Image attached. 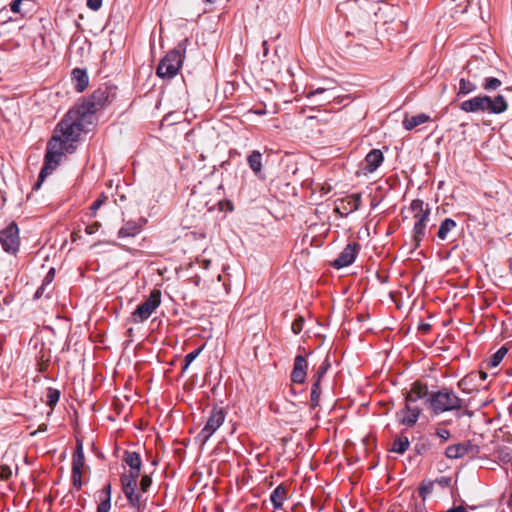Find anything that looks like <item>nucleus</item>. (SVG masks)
<instances>
[{
    "instance_id": "aec40b11",
    "label": "nucleus",
    "mask_w": 512,
    "mask_h": 512,
    "mask_svg": "<svg viewBox=\"0 0 512 512\" xmlns=\"http://www.w3.org/2000/svg\"><path fill=\"white\" fill-rule=\"evenodd\" d=\"M411 210L414 213V219L417 221L418 219H421L422 216L424 219H428L430 214V209L428 205H425L422 200L416 199L413 200L410 206Z\"/></svg>"
},
{
    "instance_id": "de8ad7c7",
    "label": "nucleus",
    "mask_w": 512,
    "mask_h": 512,
    "mask_svg": "<svg viewBox=\"0 0 512 512\" xmlns=\"http://www.w3.org/2000/svg\"><path fill=\"white\" fill-rule=\"evenodd\" d=\"M433 488V483L429 482L427 485H422L420 488V495L425 497L426 494L430 493Z\"/></svg>"
},
{
    "instance_id": "dca6fc26",
    "label": "nucleus",
    "mask_w": 512,
    "mask_h": 512,
    "mask_svg": "<svg viewBox=\"0 0 512 512\" xmlns=\"http://www.w3.org/2000/svg\"><path fill=\"white\" fill-rule=\"evenodd\" d=\"M420 409L406 402L405 410L400 415V422L407 426H413L420 415Z\"/></svg>"
},
{
    "instance_id": "052dcab7",
    "label": "nucleus",
    "mask_w": 512,
    "mask_h": 512,
    "mask_svg": "<svg viewBox=\"0 0 512 512\" xmlns=\"http://www.w3.org/2000/svg\"><path fill=\"white\" fill-rule=\"evenodd\" d=\"M465 383H466V381H465V380H462V381L459 383V385L462 387Z\"/></svg>"
},
{
    "instance_id": "49530a36",
    "label": "nucleus",
    "mask_w": 512,
    "mask_h": 512,
    "mask_svg": "<svg viewBox=\"0 0 512 512\" xmlns=\"http://www.w3.org/2000/svg\"><path fill=\"white\" fill-rule=\"evenodd\" d=\"M436 435L443 441H447L450 437V432L446 429H437Z\"/></svg>"
},
{
    "instance_id": "8fccbe9b",
    "label": "nucleus",
    "mask_w": 512,
    "mask_h": 512,
    "mask_svg": "<svg viewBox=\"0 0 512 512\" xmlns=\"http://www.w3.org/2000/svg\"><path fill=\"white\" fill-rule=\"evenodd\" d=\"M328 366H329L328 364L323 363V364L319 367V369H318V371H317V379H319V381L321 380V377L326 373V371H327V369H328Z\"/></svg>"
},
{
    "instance_id": "9d476101",
    "label": "nucleus",
    "mask_w": 512,
    "mask_h": 512,
    "mask_svg": "<svg viewBox=\"0 0 512 512\" xmlns=\"http://www.w3.org/2000/svg\"><path fill=\"white\" fill-rule=\"evenodd\" d=\"M310 90L307 92L306 97L312 99L317 95H323V98L318 101L319 105L329 103L332 99L336 98L337 95V84L334 80H328L325 86L313 88L310 86Z\"/></svg>"
},
{
    "instance_id": "a18cd8bd",
    "label": "nucleus",
    "mask_w": 512,
    "mask_h": 512,
    "mask_svg": "<svg viewBox=\"0 0 512 512\" xmlns=\"http://www.w3.org/2000/svg\"><path fill=\"white\" fill-rule=\"evenodd\" d=\"M101 5L102 0H87V6L93 11H97Z\"/></svg>"
},
{
    "instance_id": "2eb2a0df",
    "label": "nucleus",
    "mask_w": 512,
    "mask_h": 512,
    "mask_svg": "<svg viewBox=\"0 0 512 512\" xmlns=\"http://www.w3.org/2000/svg\"><path fill=\"white\" fill-rule=\"evenodd\" d=\"M188 210H196L199 213L205 211H211L213 206H209V201L206 199L205 195H202L197 192H193L187 203Z\"/></svg>"
},
{
    "instance_id": "9b49d317",
    "label": "nucleus",
    "mask_w": 512,
    "mask_h": 512,
    "mask_svg": "<svg viewBox=\"0 0 512 512\" xmlns=\"http://www.w3.org/2000/svg\"><path fill=\"white\" fill-rule=\"evenodd\" d=\"M383 160V153L379 149L371 150L361 163L357 174L367 176L368 174L375 172L382 164Z\"/></svg>"
},
{
    "instance_id": "393cba45",
    "label": "nucleus",
    "mask_w": 512,
    "mask_h": 512,
    "mask_svg": "<svg viewBox=\"0 0 512 512\" xmlns=\"http://www.w3.org/2000/svg\"><path fill=\"white\" fill-rule=\"evenodd\" d=\"M427 220L428 219H424L423 217L421 219H418L417 221H415L414 223V228H413V239L414 241L416 242V246L419 245L420 241L423 239L424 237V234H425V228H426V223H427Z\"/></svg>"
},
{
    "instance_id": "58836bf2",
    "label": "nucleus",
    "mask_w": 512,
    "mask_h": 512,
    "mask_svg": "<svg viewBox=\"0 0 512 512\" xmlns=\"http://www.w3.org/2000/svg\"><path fill=\"white\" fill-rule=\"evenodd\" d=\"M54 274H55V270L52 268L50 269V271L47 273L45 279H44V283L42 284V286L36 291V294L35 296L36 297H39L40 295L43 294L44 290H45V286L47 284H49L52 280H53V277H54Z\"/></svg>"
},
{
    "instance_id": "5fc2aeb1",
    "label": "nucleus",
    "mask_w": 512,
    "mask_h": 512,
    "mask_svg": "<svg viewBox=\"0 0 512 512\" xmlns=\"http://www.w3.org/2000/svg\"><path fill=\"white\" fill-rule=\"evenodd\" d=\"M263 50H264V55H267V53H268L267 41H263Z\"/></svg>"
},
{
    "instance_id": "412c9836",
    "label": "nucleus",
    "mask_w": 512,
    "mask_h": 512,
    "mask_svg": "<svg viewBox=\"0 0 512 512\" xmlns=\"http://www.w3.org/2000/svg\"><path fill=\"white\" fill-rule=\"evenodd\" d=\"M429 119L430 117L424 113L413 116H406L403 120V126L406 130H412L415 127L427 122Z\"/></svg>"
},
{
    "instance_id": "1a4fd4ad",
    "label": "nucleus",
    "mask_w": 512,
    "mask_h": 512,
    "mask_svg": "<svg viewBox=\"0 0 512 512\" xmlns=\"http://www.w3.org/2000/svg\"><path fill=\"white\" fill-rule=\"evenodd\" d=\"M225 414L221 408H214L210 412L206 425L201 430L199 438L205 444L217 429L224 423Z\"/></svg>"
},
{
    "instance_id": "c756f323",
    "label": "nucleus",
    "mask_w": 512,
    "mask_h": 512,
    "mask_svg": "<svg viewBox=\"0 0 512 512\" xmlns=\"http://www.w3.org/2000/svg\"><path fill=\"white\" fill-rule=\"evenodd\" d=\"M506 353H507V349L505 347H501L497 352H495L489 358L487 365L489 367H497L500 364V362L503 360Z\"/></svg>"
},
{
    "instance_id": "72a5a7b5",
    "label": "nucleus",
    "mask_w": 512,
    "mask_h": 512,
    "mask_svg": "<svg viewBox=\"0 0 512 512\" xmlns=\"http://www.w3.org/2000/svg\"><path fill=\"white\" fill-rule=\"evenodd\" d=\"M480 64L481 63L478 60L468 62L467 66H466V70L470 77L477 79L482 75L481 73L477 72V70H479Z\"/></svg>"
},
{
    "instance_id": "09e8293b",
    "label": "nucleus",
    "mask_w": 512,
    "mask_h": 512,
    "mask_svg": "<svg viewBox=\"0 0 512 512\" xmlns=\"http://www.w3.org/2000/svg\"><path fill=\"white\" fill-rule=\"evenodd\" d=\"M21 4H22V0H14L11 3V11L14 13H19Z\"/></svg>"
},
{
    "instance_id": "4be33fe9",
    "label": "nucleus",
    "mask_w": 512,
    "mask_h": 512,
    "mask_svg": "<svg viewBox=\"0 0 512 512\" xmlns=\"http://www.w3.org/2000/svg\"><path fill=\"white\" fill-rule=\"evenodd\" d=\"M286 488L283 485L276 487L270 495V500L275 509L282 507L284 500L286 499Z\"/></svg>"
},
{
    "instance_id": "423d86ee",
    "label": "nucleus",
    "mask_w": 512,
    "mask_h": 512,
    "mask_svg": "<svg viewBox=\"0 0 512 512\" xmlns=\"http://www.w3.org/2000/svg\"><path fill=\"white\" fill-rule=\"evenodd\" d=\"M109 102V94L106 89H97L93 92V94L89 97V99L85 100L82 104L77 105L76 107L83 112L84 115L89 114V119L94 121V114L103 109Z\"/></svg>"
},
{
    "instance_id": "b1692460",
    "label": "nucleus",
    "mask_w": 512,
    "mask_h": 512,
    "mask_svg": "<svg viewBox=\"0 0 512 512\" xmlns=\"http://www.w3.org/2000/svg\"><path fill=\"white\" fill-rule=\"evenodd\" d=\"M84 466V453L81 442H77L76 451L73 455L72 471L82 472Z\"/></svg>"
},
{
    "instance_id": "ea45409f",
    "label": "nucleus",
    "mask_w": 512,
    "mask_h": 512,
    "mask_svg": "<svg viewBox=\"0 0 512 512\" xmlns=\"http://www.w3.org/2000/svg\"><path fill=\"white\" fill-rule=\"evenodd\" d=\"M111 509V500L109 497H104L101 499L100 504L98 505L97 512H109Z\"/></svg>"
},
{
    "instance_id": "cd10ccee",
    "label": "nucleus",
    "mask_w": 512,
    "mask_h": 512,
    "mask_svg": "<svg viewBox=\"0 0 512 512\" xmlns=\"http://www.w3.org/2000/svg\"><path fill=\"white\" fill-rule=\"evenodd\" d=\"M456 227V222L453 219L446 218L440 224L437 236L441 240H445L447 238L448 233Z\"/></svg>"
},
{
    "instance_id": "5701e85b",
    "label": "nucleus",
    "mask_w": 512,
    "mask_h": 512,
    "mask_svg": "<svg viewBox=\"0 0 512 512\" xmlns=\"http://www.w3.org/2000/svg\"><path fill=\"white\" fill-rule=\"evenodd\" d=\"M141 230V226L136 222L129 221L124 224V226L119 230L118 236L120 238L125 237H133L137 235Z\"/></svg>"
},
{
    "instance_id": "c9c22d12",
    "label": "nucleus",
    "mask_w": 512,
    "mask_h": 512,
    "mask_svg": "<svg viewBox=\"0 0 512 512\" xmlns=\"http://www.w3.org/2000/svg\"><path fill=\"white\" fill-rule=\"evenodd\" d=\"M108 197L102 193L90 207V217H95L97 210L107 201Z\"/></svg>"
},
{
    "instance_id": "0eeeda50",
    "label": "nucleus",
    "mask_w": 512,
    "mask_h": 512,
    "mask_svg": "<svg viewBox=\"0 0 512 512\" xmlns=\"http://www.w3.org/2000/svg\"><path fill=\"white\" fill-rule=\"evenodd\" d=\"M160 303L161 292L159 290H153L150 296L132 313L133 322L140 323L148 319Z\"/></svg>"
},
{
    "instance_id": "a19ab883",
    "label": "nucleus",
    "mask_w": 512,
    "mask_h": 512,
    "mask_svg": "<svg viewBox=\"0 0 512 512\" xmlns=\"http://www.w3.org/2000/svg\"><path fill=\"white\" fill-rule=\"evenodd\" d=\"M304 318L302 316L297 317L292 323V331L295 334H299L303 329Z\"/></svg>"
},
{
    "instance_id": "4d7b16f0",
    "label": "nucleus",
    "mask_w": 512,
    "mask_h": 512,
    "mask_svg": "<svg viewBox=\"0 0 512 512\" xmlns=\"http://www.w3.org/2000/svg\"><path fill=\"white\" fill-rule=\"evenodd\" d=\"M254 113H256L258 115H262V114H264V111L263 110H255Z\"/></svg>"
},
{
    "instance_id": "a878e982",
    "label": "nucleus",
    "mask_w": 512,
    "mask_h": 512,
    "mask_svg": "<svg viewBox=\"0 0 512 512\" xmlns=\"http://www.w3.org/2000/svg\"><path fill=\"white\" fill-rule=\"evenodd\" d=\"M476 89H477V86L475 83H473L472 81H470L468 79L460 78L459 86H458V90H457V96L458 97L465 96L469 93L476 91Z\"/></svg>"
},
{
    "instance_id": "20e7f679",
    "label": "nucleus",
    "mask_w": 512,
    "mask_h": 512,
    "mask_svg": "<svg viewBox=\"0 0 512 512\" xmlns=\"http://www.w3.org/2000/svg\"><path fill=\"white\" fill-rule=\"evenodd\" d=\"M187 43L188 39H184L175 49L164 56L156 69V75L158 77L162 79H172L177 75L183 63Z\"/></svg>"
},
{
    "instance_id": "f704fd0d",
    "label": "nucleus",
    "mask_w": 512,
    "mask_h": 512,
    "mask_svg": "<svg viewBox=\"0 0 512 512\" xmlns=\"http://www.w3.org/2000/svg\"><path fill=\"white\" fill-rule=\"evenodd\" d=\"M431 443L428 438L420 437L415 445V450L418 454H423L430 449Z\"/></svg>"
},
{
    "instance_id": "6e6d98bb",
    "label": "nucleus",
    "mask_w": 512,
    "mask_h": 512,
    "mask_svg": "<svg viewBox=\"0 0 512 512\" xmlns=\"http://www.w3.org/2000/svg\"><path fill=\"white\" fill-rule=\"evenodd\" d=\"M480 377L482 380H485L487 377V374L485 372H480Z\"/></svg>"
},
{
    "instance_id": "4468645a",
    "label": "nucleus",
    "mask_w": 512,
    "mask_h": 512,
    "mask_svg": "<svg viewBox=\"0 0 512 512\" xmlns=\"http://www.w3.org/2000/svg\"><path fill=\"white\" fill-rule=\"evenodd\" d=\"M308 363L305 357L297 355L294 360V367L291 373V380L294 383H304L307 375Z\"/></svg>"
},
{
    "instance_id": "bb28decb",
    "label": "nucleus",
    "mask_w": 512,
    "mask_h": 512,
    "mask_svg": "<svg viewBox=\"0 0 512 512\" xmlns=\"http://www.w3.org/2000/svg\"><path fill=\"white\" fill-rule=\"evenodd\" d=\"M261 159H262V155L259 151H253L249 156H248V164H249V167L251 168V170L255 173V174H258L261 172L262 170V162H261Z\"/></svg>"
},
{
    "instance_id": "680f3d73",
    "label": "nucleus",
    "mask_w": 512,
    "mask_h": 512,
    "mask_svg": "<svg viewBox=\"0 0 512 512\" xmlns=\"http://www.w3.org/2000/svg\"><path fill=\"white\" fill-rule=\"evenodd\" d=\"M206 1L211 3V2H213L214 0H206Z\"/></svg>"
},
{
    "instance_id": "3c124183",
    "label": "nucleus",
    "mask_w": 512,
    "mask_h": 512,
    "mask_svg": "<svg viewBox=\"0 0 512 512\" xmlns=\"http://www.w3.org/2000/svg\"><path fill=\"white\" fill-rule=\"evenodd\" d=\"M443 512H467V510L464 506L460 505V506H456V507L447 509L446 511H443Z\"/></svg>"
},
{
    "instance_id": "f03ea898",
    "label": "nucleus",
    "mask_w": 512,
    "mask_h": 512,
    "mask_svg": "<svg viewBox=\"0 0 512 512\" xmlns=\"http://www.w3.org/2000/svg\"><path fill=\"white\" fill-rule=\"evenodd\" d=\"M124 462L129 466V471L121 476L122 492L125 495L128 504L137 510L143 506L142 495L136 493L137 480L141 470L140 455L133 451H126L123 457Z\"/></svg>"
},
{
    "instance_id": "bf43d9fd",
    "label": "nucleus",
    "mask_w": 512,
    "mask_h": 512,
    "mask_svg": "<svg viewBox=\"0 0 512 512\" xmlns=\"http://www.w3.org/2000/svg\"><path fill=\"white\" fill-rule=\"evenodd\" d=\"M204 263H205V267L207 268V267H208V265H209V263H210V261L205 260V261H204Z\"/></svg>"
},
{
    "instance_id": "7c9ffc66",
    "label": "nucleus",
    "mask_w": 512,
    "mask_h": 512,
    "mask_svg": "<svg viewBox=\"0 0 512 512\" xmlns=\"http://www.w3.org/2000/svg\"><path fill=\"white\" fill-rule=\"evenodd\" d=\"M502 85V82L495 77H485L482 87L486 91L497 90Z\"/></svg>"
},
{
    "instance_id": "f3484780",
    "label": "nucleus",
    "mask_w": 512,
    "mask_h": 512,
    "mask_svg": "<svg viewBox=\"0 0 512 512\" xmlns=\"http://www.w3.org/2000/svg\"><path fill=\"white\" fill-rule=\"evenodd\" d=\"M471 448L472 445L470 442L450 445L446 448L445 455L449 459H459L468 454Z\"/></svg>"
},
{
    "instance_id": "79ce46f5",
    "label": "nucleus",
    "mask_w": 512,
    "mask_h": 512,
    "mask_svg": "<svg viewBox=\"0 0 512 512\" xmlns=\"http://www.w3.org/2000/svg\"><path fill=\"white\" fill-rule=\"evenodd\" d=\"M12 476V469L7 465H0V480H8Z\"/></svg>"
},
{
    "instance_id": "e433bc0d",
    "label": "nucleus",
    "mask_w": 512,
    "mask_h": 512,
    "mask_svg": "<svg viewBox=\"0 0 512 512\" xmlns=\"http://www.w3.org/2000/svg\"><path fill=\"white\" fill-rule=\"evenodd\" d=\"M151 484H152V480H151L150 476H148L146 474L142 475L141 480H140V492L139 493L143 496V494L145 492H147V490L149 489ZM142 500H143V506L141 508H143L144 504H145V500L143 498H142Z\"/></svg>"
},
{
    "instance_id": "c85d7f7f",
    "label": "nucleus",
    "mask_w": 512,
    "mask_h": 512,
    "mask_svg": "<svg viewBox=\"0 0 512 512\" xmlns=\"http://www.w3.org/2000/svg\"><path fill=\"white\" fill-rule=\"evenodd\" d=\"M410 442L407 437H399L393 441L391 451L403 454L409 448Z\"/></svg>"
},
{
    "instance_id": "f257e3e1",
    "label": "nucleus",
    "mask_w": 512,
    "mask_h": 512,
    "mask_svg": "<svg viewBox=\"0 0 512 512\" xmlns=\"http://www.w3.org/2000/svg\"><path fill=\"white\" fill-rule=\"evenodd\" d=\"M92 124L89 115H84L76 106L65 114L55 127L54 134L48 143L45 165L40 172V179H43L57 166L65 152L72 153L75 150L74 143Z\"/></svg>"
},
{
    "instance_id": "473e14b6",
    "label": "nucleus",
    "mask_w": 512,
    "mask_h": 512,
    "mask_svg": "<svg viewBox=\"0 0 512 512\" xmlns=\"http://www.w3.org/2000/svg\"><path fill=\"white\" fill-rule=\"evenodd\" d=\"M60 398V392L57 389L49 388L46 395V403L49 407H53L57 404Z\"/></svg>"
},
{
    "instance_id": "f8f14e48",
    "label": "nucleus",
    "mask_w": 512,
    "mask_h": 512,
    "mask_svg": "<svg viewBox=\"0 0 512 512\" xmlns=\"http://www.w3.org/2000/svg\"><path fill=\"white\" fill-rule=\"evenodd\" d=\"M359 250V244L350 243L348 244L339 256L332 262V266L336 269H341L343 267L351 265L356 258V255Z\"/></svg>"
},
{
    "instance_id": "6ab92c4d",
    "label": "nucleus",
    "mask_w": 512,
    "mask_h": 512,
    "mask_svg": "<svg viewBox=\"0 0 512 512\" xmlns=\"http://www.w3.org/2000/svg\"><path fill=\"white\" fill-rule=\"evenodd\" d=\"M428 394L427 387L425 385L414 383L410 392L406 395V402L413 404L417 400L425 397Z\"/></svg>"
},
{
    "instance_id": "39448f33",
    "label": "nucleus",
    "mask_w": 512,
    "mask_h": 512,
    "mask_svg": "<svg viewBox=\"0 0 512 512\" xmlns=\"http://www.w3.org/2000/svg\"><path fill=\"white\" fill-rule=\"evenodd\" d=\"M427 401L435 414L460 409L462 407V400L453 391L448 389L432 392Z\"/></svg>"
},
{
    "instance_id": "c03bdc74",
    "label": "nucleus",
    "mask_w": 512,
    "mask_h": 512,
    "mask_svg": "<svg viewBox=\"0 0 512 512\" xmlns=\"http://www.w3.org/2000/svg\"><path fill=\"white\" fill-rule=\"evenodd\" d=\"M101 227L99 222H94L85 228V232L89 235L95 234Z\"/></svg>"
},
{
    "instance_id": "6e6552de",
    "label": "nucleus",
    "mask_w": 512,
    "mask_h": 512,
    "mask_svg": "<svg viewBox=\"0 0 512 512\" xmlns=\"http://www.w3.org/2000/svg\"><path fill=\"white\" fill-rule=\"evenodd\" d=\"M0 243L4 251L15 254L20 245L19 229L15 222H11L0 232Z\"/></svg>"
},
{
    "instance_id": "a211bd4d",
    "label": "nucleus",
    "mask_w": 512,
    "mask_h": 512,
    "mask_svg": "<svg viewBox=\"0 0 512 512\" xmlns=\"http://www.w3.org/2000/svg\"><path fill=\"white\" fill-rule=\"evenodd\" d=\"M72 81L75 84V89L78 92H82L88 86L89 83L87 72L83 69L75 68L72 71Z\"/></svg>"
},
{
    "instance_id": "864d4df0",
    "label": "nucleus",
    "mask_w": 512,
    "mask_h": 512,
    "mask_svg": "<svg viewBox=\"0 0 512 512\" xmlns=\"http://www.w3.org/2000/svg\"><path fill=\"white\" fill-rule=\"evenodd\" d=\"M430 329H431V325L429 323H421L419 325V330H421L424 333H427L428 331H430Z\"/></svg>"
},
{
    "instance_id": "603ef678",
    "label": "nucleus",
    "mask_w": 512,
    "mask_h": 512,
    "mask_svg": "<svg viewBox=\"0 0 512 512\" xmlns=\"http://www.w3.org/2000/svg\"><path fill=\"white\" fill-rule=\"evenodd\" d=\"M102 492L105 495V497H109V500H111V485L110 484L105 485Z\"/></svg>"
},
{
    "instance_id": "4c0bfd02",
    "label": "nucleus",
    "mask_w": 512,
    "mask_h": 512,
    "mask_svg": "<svg viewBox=\"0 0 512 512\" xmlns=\"http://www.w3.org/2000/svg\"><path fill=\"white\" fill-rule=\"evenodd\" d=\"M202 348L196 349L190 353H188L184 358V365L182 367V371H186L189 367V365L198 357L200 354Z\"/></svg>"
},
{
    "instance_id": "13d9d810",
    "label": "nucleus",
    "mask_w": 512,
    "mask_h": 512,
    "mask_svg": "<svg viewBox=\"0 0 512 512\" xmlns=\"http://www.w3.org/2000/svg\"><path fill=\"white\" fill-rule=\"evenodd\" d=\"M47 429V426L46 425H42L40 426L39 430L40 431H45Z\"/></svg>"
},
{
    "instance_id": "37998d69",
    "label": "nucleus",
    "mask_w": 512,
    "mask_h": 512,
    "mask_svg": "<svg viewBox=\"0 0 512 512\" xmlns=\"http://www.w3.org/2000/svg\"><path fill=\"white\" fill-rule=\"evenodd\" d=\"M81 477H82V472L72 471V483H73V486L78 490L82 486Z\"/></svg>"
},
{
    "instance_id": "2f4dec72",
    "label": "nucleus",
    "mask_w": 512,
    "mask_h": 512,
    "mask_svg": "<svg viewBox=\"0 0 512 512\" xmlns=\"http://www.w3.org/2000/svg\"><path fill=\"white\" fill-rule=\"evenodd\" d=\"M320 394H321L320 382H319V379H317L313 383L312 388H311V406L312 407H316L318 405L319 399H320Z\"/></svg>"
},
{
    "instance_id": "ddd939ff",
    "label": "nucleus",
    "mask_w": 512,
    "mask_h": 512,
    "mask_svg": "<svg viewBox=\"0 0 512 512\" xmlns=\"http://www.w3.org/2000/svg\"><path fill=\"white\" fill-rule=\"evenodd\" d=\"M361 203V194H351L339 200L336 206V211L341 215H349L350 213L359 209Z\"/></svg>"
},
{
    "instance_id": "7ed1b4c3",
    "label": "nucleus",
    "mask_w": 512,
    "mask_h": 512,
    "mask_svg": "<svg viewBox=\"0 0 512 512\" xmlns=\"http://www.w3.org/2000/svg\"><path fill=\"white\" fill-rule=\"evenodd\" d=\"M459 108L466 113L501 114L508 109V103L503 95H479L461 102Z\"/></svg>"
}]
</instances>
